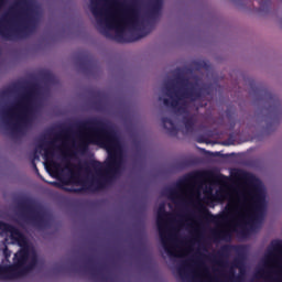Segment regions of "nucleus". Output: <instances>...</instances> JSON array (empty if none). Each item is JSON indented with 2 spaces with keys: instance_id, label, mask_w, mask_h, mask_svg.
Instances as JSON below:
<instances>
[{
  "instance_id": "f257e3e1",
  "label": "nucleus",
  "mask_w": 282,
  "mask_h": 282,
  "mask_svg": "<svg viewBox=\"0 0 282 282\" xmlns=\"http://www.w3.org/2000/svg\"><path fill=\"white\" fill-rule=\"evenodd\" d=\"M175 83L177 85H182V88H175ZM164 89L166 91V96L169 98L159 97V100H163V105L165 107H171L175 113H183V124L187 133H193L195 131V123L197 122V118L195 115H191L188 109L184 106H180L182 100H191V102H197V100H202V98H206V96H210L213 94V87L210 85L199 86L197 82H191L187 77L178 74L176 79L173 82H167L164 84Z\"/></svg>"
},
{
  "instance_id": "f03ea898",
  "label": "nucleus",
  "mask_w": 282,
  "mask_h": 282,
  "mask_svg": "<svg viewBox=\"0 0 282 282\" xmlns=\"http://www.w3.org/2000/svg\"><path fill=\"white\" fill-rule=\"evenodd\" d=\"M77 128L94 133V139H82L78 143L79 151H87L89 144H100L108 153V171H118L122 166V145L116 129L108 126L102 119L93 118L77 123Z\"/></svg>"
},
{
  "instance_id": "7ed1b4c3",
  "label": "nucleus",
  "mask_w": 282,
  "mask_h": 282,
  "mask_svg": "<svg viewBox=\"0 0 282 282\" xmlns=\"http://www.w3.org/2000/svg\"><path fill=\"white\" fill-rule=\"evenodd\" d=\"M108 3H112V6H120L118 0H106ZM90 12L94 14L95 19H98L97 22L99 25H106L108 30H116L115 35H111L108 30L102 31L101 33L106 39H111L117 43H135V41H140V39H144V36H149V31L141 29L139 31H133L129 34H124V25H134L138 23V7L135 3L128 8V12L120 20H116L113 18H106L102 8H100L99 0H90Z\"/></svg>"
},
{
  "instance_id": "20e7f679",
  "label": "nucleus",
  "mask_w": 282,
  "mask_h": 282,
  "mask_svg": "<svg viewBox=\"0 0 282 282\" xmlns=\"http://www.w3.org/2000/svg\"><path fill=\"white\" fill-rule=\"evenodd\" d=\"M32 12V0H17L9 13L0 19V36L6 41H14L32 32L36 28V18Z\"/></svg>"
},
{
  "instance_id": "39448f33",
  "label": "nucleus",
  "mask_w": 282,
  "mask_h": 282,
  "mask_svg": "<svg viewBox=\"0 0 282 282\" xmlns=\"http://www.w3.org/2000/svg\"><path fill=\"white\" fill-rule=\"evenodd\" d=\"M39 94V85L32 84L25 88V91L21 95L18 102L9 108H3V101L1 98L10 95V89H3L0 91V122L8 127L12 118H18L20 122H28V116L34 109V98Z\"/></svg>"
},
{
  "instance_id": "423d86ee",
  "label": "nucleus",
  "mask_w": 282,
  "mask_h": 282,
  "mask_svg": "<svg viewBox=\"0 0 282 282\" xmlns=\"http://www.w3.org/2000/svg\"><path fill=\"white\" fill-rule=\"evenodd\" d=\"M242 180L249 184V188L240 194L239 199L245 204H249L251 210L259 215L265 208V192L261 187V182L252 173L242 172Z\"/></svg>"
},
{
  "instance_id": "0eeeda50",
  "label": "nucleus",
  "mask_w": 282,
  "mask_h": 282,
  "mask_svg": "<svg viewBox=\"0 0 282 282\" xmlns=\"http://www.w3.org/2000/svg\"><path fill=\"white\" fill-rule=\"evenodd\" d=\"M84 169L86 173H89L90 169H93L97 176L82 181L83 188H67L68 193H83V191H90L91 193H96L106 188L107 178L102 175L105 172V166L100 161L93 160L86 162L84 163Z\"/></svg>"
},
{
  "instance_id": "6e6552de",
  "label": "nucleus",
  "mask_w": 282,
  "mask_h": 282,
  "mask_svg": "<svg viewBox=\"0 0 282 282\" xmlns=\"http://www.w3.org/2000/svg\"><path fill=\"white\" fill-rule=\"evenodd\" d=\"M24 221L32 224L36 228H45L47 226V214L43 206L32 198H24L18 203Z\"/></svg>"
},
{
  "instance_id": "1a4fd4ad",
  "label": "nucleus",
  "mask_w": 282,
  "mask_h": 282,
  "mask_svg": "<svg viewBox=\"0 0 282 282\" xmlns=\"http://www.w3.org/2000/svg\"><path fill=\"white\" fill-rule=\"evenodd\" d=\"M256 96H260V100H264L269 105V111L273 113V116H281L282 106L279 97L272 91H269L268 88L257 87L254 90Z\"/></svg>"
},
{
  "instance_id": "9d476101",
  "label": "nucleus",
  "mask_w": 282,
  "mask_h": 282,
  "mask_svg": "<svg viewBox=\"0 0 282 282\" xmlns=\"http://www.w3.org/2000/svg\"><path fill=\"white\" fill-rule=\"evenodd\" d=\"M166 217H169V213L166 212L164 204H162L158 210L156 226L159 228V235L161 237L164 250L170 257H175V251H173V248L171 245H169V237H166V232H164V219H166Z\"/></svg>"
},
{
  "instance_id": "9b49d317",
  "label": "nucleus",
  "mask_w": 282,
  "mask_h": 282,
  "mask_svg": "<svg viewBox=\"0 0 282 282\" xmlns=\"http://www.w3.org/2000/svg\"><path fill=\"white\" fill-rule=\"evenodd\" d=\"M0 232H9L13 243H18L20 248L28 246V239L25 238V235H23V232H21V230H19V228L14 227L13 225L0 220Z\"/></svg>"
},
{
  "instance_id": "f8f14e48",
  "label": "nucleus",
  "mask_w": 282,
  "mask_h": 282,
  "mask_svg": "<svg viewBox=\"0 0 282 282\" xmlns=\"http://www.w3.org/2000/svg\"><path fill=\"white\" fill-rule=\"evenodd\" d=\"M199 177H202V173L199 172L187 175L184 180L176 184V188L165 189L166 197H169L172 202H177V199H181L180 191H182V186H186L188 182H193V180H199Z\"/></svg>"
},
{
  "instance_id": "ddd939ff",
  "label": "nucleus",
  "mask_w": 282,
  "mask_h": 282,
  "mask_svg": "<svg viewBox=\"0 0 282 282\" xmlns=\"http://www.w3.org/2000/svg\"><path fill=\"white\" fill-rule=\"evenodd\" d=\"M24 273L22 272L21 267L15 264L9 265H0V279L2 281H8L10 279H19V276H23Z\"/></svg>"
},
{
  "instance_id": "4468645a",
  "label": "nucleus",
  "mask_w": 282,
  "mask_h": 282,
  "mask_svg": "<svg viewBox=\"0 0 282 282\" xmlns=\"http://www.w3.org/2000/svg\"><path fill=\"white\" fill-rule=\"evenodd\" d=\"M197 210L200 216H198V219H204L205 221L212 223V224H217L219 220V216L213 215L210 210L202 203L198 204Z\"/></svg>"
},
{
  "instance_id": "2eb2a0df",
  "label": "nucleus",
  "mask_w": 282,
  "mask_h": 282,
  "mask_svg": "<svg viewBox=\"0 0 282 282\" xmlns=\"http://www.w3.org/2000/svg\"><path fill=\"white\" fill-rule=\"evenodd\" d=\"M232 248H235L232 245H225L220 248V251L218 252V257L215 258V263L219 265V268H226L228 264V261L224 259V257H228L230 252L232 251Z\"/></svg>"
},
{
  "instance_id": "dca6fc26",
  "label": "nucleus",
  "mask_w": 282,
  "mask_h": 282,
  "mask_svg": "<svg viewBox=\"0 0 282 282\" xmlns=\"http://www.w3.org/2000/svg\"><path fill=\"white\" fill-rule=\"evenodd\" d=\"M30 259V251L28 249H22L14 256V264L23 270L24 265Z\"/></svg>"
},
{
  "instance_id": "f3484780",
  "label": "nucleus",
  "mask_w": 282,
  "mask_h": 282,
  "mask_svg": "<svg viewBox=\"0 0 282 282\" xmlns=\"http://www.w3.org/2000/svg\"><path fill=\"white\" fill-rule=\"evenodd\" d=\"M162 6H164L163 0H152L149 6L148 17H150V19L159 17L160 12H162Z\"/></svg>"
},
{
  "instance_id": "a211bd4d",
  "label": "nucleus",
  "mask_w": 282,
  "mask_h": 282,
  "mask_svg": "<svg viewBox=\"0 0 282 282\" xmlns=\"http://www.w3.org/2000/svg\"><path fill=\"white\" fill-rule=\"evenodd\" d=\"M239 216V224H238V228H240L239 230L234 229L235 232H238V235H240V237H248V217L241 213H238Z\"/></svg>"
},
{
  "instance_id": "6ab92c4d",
  "label": "nucleus",
  "mask_w": 282,
  "mask_h": 282,
  "mask_svg": "<svg viewBox=\"0 0 282 282\" xmlns=\"http://www.w3.org/2000/svg\"><path fill=\"white\" fill-rule=\"evenodd\" d=\"M212 238L214 241H230V239H232V234L226 229H214L212 230Z\"/></svg>"
},
{
  "instance_id": "aec40b11",
  "label": "nucleus",
  "mask_w": 282,
  "mask_h": 282,
  "mask_svg": "<svg viewBox=\"0 0 282 282\" xmlns=\"http://www.w3.org/2000/svg\"><path fill=\"white\" fill-rule=\"evenodd\" d=\"M161 120L163 128L166 129L170 135H177V126H175V122H173V120L169 119L167 117H163Z\"/></svg>"
},
{
  "instance_id": "412c9836",
  "label": "nucleus",
  "mask_w": 282,
  "mask_h": 282,
  "mask_svg": "<svg viewBox=\"0 0 282 282\" xmlns=\"http://www.w3.org/2000/svg\"><path fill=\"white\" fill-rule=\"evenodd\" d=\"M191 269V264L188 261L183 262L178 268L177 272L182 281H189L191 275H188V270Z\"/></svg>"
},
{
  "instance_id": "4be33fe9",
  "label": "nucleus",
  "mask_w": 282,
  "mask_h": 282,
  "mask_svg": "<svg viewBox=\"0 0 282 282\" xmlns=\"http://www.w3.org/2000/svg\"><path fill=\"white\" fill-rule=\"evenodd\" d=\"M78 65L80 69H89L94 65V59L89 55L83 54L78 57Z\"/></svg>"
},
{
  "instance_id": "5701e85b",
  "label": "nucleus",
  "mask_w": 282,
  "mask_h": 282,
  "mask_svg": "<svg viewBox=\"0 0 282 282\" xmlns=\"http://www.w3.org/2000/svg\"><path fill=\"white\" fill-rule=\"evenodd\" d=\"M37 263H39V258L36 256H33L31 258V261L26 263L24 268H22V272L24 274H28V272H32V270L36 268Z\"/></svg>"
},
{
  "instance_id": "b1692460",
  "label": "nucleus",
  "mask_w": 282,
  "mask_h": 282,
  "mask_svg": "<svg viewBox=\"0 0 282 282\" xmlns=\"http://www.w3.org/2000/svg\"><path fill=\"white\" fill-rule=\"evenodd\" d=\"M279 250H282V241L281 240H272L271 247L269 248L270 257H273L274 252H279Z\"/></svg>"
},
{
  "instance_id": "393cba45",
  "label": "nucleus",
  "mask_w": 282,
  "mask_h": 282,
  "mask_svg": "<svg viewBox=\"0 0 282 282\" xmlns=\"http://www.w3.org/2000/svg\"><path fill=\"white\" fill-rule=\"evenodd\" d=\"M87 264H88V269L91 272V274H98L100 272V270H98L94 267V260L93 259H88Z\"/></svg>"
},
{
  "instance_id": "a878e982",
  "label": "nucleus",
  "mask_w": 282,
  "mask_h": 282,
  "mask_svg": "<svg viewBox=\"0 0 282 282\" xmlns=\"http://www.w3.org/2000/svg\"><path fill=\"white\" fill-rule=\"evenodd\" d=\"M52 145H54V141L47 142L45 141V137L40 139V144H39L40 149H45V147H52Z\"/></svg>"
},
{
  "instance_id": "bb28decb",
  "label": "nucleus",
  "mask_w": 282,
  "mask_h": 282,
  "mask_svg": "<svg viewBox=\"0 0 282 282\" xmlns=\"http://www.w3.org/2000/svg\"><path fill=\"white\" fill-rule=\"evenodd\" d=\"M70 178L74 181V182H78V173L74 172V171H70Z\"/></svg>"
},
{
  "instance_id": "cd10ccee",
  "label": "nucleus",
  "mask_w": 282,
  "mask_h": 282,
  "mask_svg": "<svg viewBox=\"0 0 282 282\" xmlns=\"http://www.w3.org/2000/svg\"><path fill=\"white\" fill-rule=\"evenodd\" d=\"M12 131H17L18 133H21V124L19 123L13 124Z\"/></svg>"
},
{
  "instance_id": "c85d7f7f",
  "label": "nucleus",
  "mask_w": 282,
  "mask_h": 282,
  "mask_svg": "<svg viewBox=\"0 0 282 282\" xmlns=\"http://www.w3.org/2000/svg\"><path fill=\"white\" fill-rule=\"evenodd\" d=\"M44 155H45V158H50V155H53V152L50 149L45 148Z\"/></svg>"
},
{
  "instance_id": "c756f323",
  "label": "nucleus",
  "mask_w": 282,
  "mask_h": 282,
  "mask_svg": "<svg viewBox=\"0 0 282 282\" xmlns=\"http://www.w3.org/2000/svg\"><path fill=\"white\" fill-rule=\"evenodd\" d=\"M44 78H45L46 80H51V82H52V80H54V75L47 73V74L44 75Z\"/></svg>"
},
{
  "instance_id": "7c9ffc66",
  "label": "nucleus",
  "mask_w": 282,
  "mask_h": 282,
  "mask_svg": "<svg viewBox=\"0 0 282 282\" xmlns=\"http://www.w3.org/2000/svg\"><path fill=\"white\" fill-rule=\"evenodd\" d=\"M32 166H33L35 173H36L37 175H40V174H39V167L36 166V163L34 162V160L32 161Z\"/></svg>"
},
{
  "instance_id": "2f4dec72",
  "label": "nucleus",
  "mask_w": 282,
  "mask_h": 282,
  "mask_svg": "<svg viewBox=\"0 0 282 282\" xmlns=\"http://www.w3.org/2000/svg\"><path fill=\"white\" fill-rule=\"evenodd\" d=\"M197 279H199V274L194 273V274H193V281H197Z\"/></svg>"
},
{
  "instance_id": "473e14b6",
  "label": "nucleus",
  "mask_w": 282,
  "mask_h": 282,
  "mask_svg": "<svg viewBox=\"0 0 282 282\" xmlns=\"http://www.w3.org/2000/svg\"><path fill=\"white\" fill-rule=\"evenodd\" d=\"M3 6H6V0H0V10L3 8Z\"/></svg>"
},
{
  "instance_id": "72a5a7b5",
  "label": "nucleus",
  "mask_w": 282,
  "mask_h": 282,
  "mask_svg": "<svg viewBox=\"0 0 282 282\" xmlns=\"http://www.w3.org/2000/svg\"><path fill=\"white\" fill-rule=\"evenodd\" d=\"M52 166H53V169H58V166H61V165L56 162H53Z\"/></svg>"
},
{
  "instance_id": "f704fd0d",
  "label": "nucleus",
  "mask_w": 282,
  "mask_h": 282,
  "mask_svg": "<svg viewBox=\"0 0 282 282\" xmlns=\"http://www.w3.org/2000/svg\"><path fill=\"white\" fill-rule=\"evenodd\" d=\"M197 142H199L202 144V142H204V139L199 138V139H197Z\"/></svg>"
},
{
  "instance_id": "c9c22d12",
  "label": "nucleus",
  "mask_w": 282,
  "mask_h": 282,
  "mask_svg": "<svg viewBox=\"0 0 282 282\" xmlns=\"http://www.w3.org/2000/svg\"><path fill=\"white\" fill-rule=\"evenodd\" d=\"M241 280V278L240 276H237L236 279H235V282H239Z\"/></svg>"
},
{
  "instance_id": "e433bc0d",
  "label": "nucleus",
  "mask_w": 282,
  "mask_h": 282,
  "mask_svg": "<svg viewBox=\"0 0 282 282\" xmlns=\"http://www.w3.org/2000/svg\"><path fill=\"white\" fill-rule=\"evenodd\" d=\"M64 135H67V133H69V130H65L63 131Z\"/></svg>"
},
{
  "instance_id": "4c0bfd02",
  "label": "nucleus",
  "mask_w": 282,
  "mask_h": 282,
  "mask_svg": "<svg viewBox=\"0 0 282 282\" xmlns=\"http://www.w3.org/2000/svg\"><path fill=\"white\" fill-rule=\"evenodd\" d=\"M34 160H39V155L34 154Z\"/></svg>"
},
{
  "instance_id": "58836bf2",
  "label": "nucleus",
  "mask_w": 282,
  "mask_h": 282,
  "mask_svg": "<svg viewBox=\"0 0 282 282\" xmlns=\"http://www.w3.org/2000/svg\"><path fill=\"white\" fill-rule=\"evenodd\" d=\"M224 144H226V145H230V143H227L226 141L224 142Z\"/></svg>"
},
{
  "instance_id": "ea45409f",
  "label": "nucleus",
  "mask_w": 282,
  "mask_h": 282,
  "mask_svg": "<svg viewBox=\"0 0 282 282\" xmlns=\"http://www.w3.org/2000/svg\"><path fill=\"white\" fill-rule=\"evenodd\" d=\"M78 169H79V170L83 169V165H79Z\"/></svg>"
},
{
  "instance_id": "a19ab883",
  "label": "nucleus",
  "mask_w": 282,
  "mask_h": 282,
  "mask_svg": "<svg viewBox=\"0 0 282 282\" xmlns=\"http://www.w3.org/2000/svg\"><path fill=\"white\" fill-rule=\"evenodd\" d=\"M209 195H213V191H209Z\"/></svg>"
},
{
  "instance_id": "79ce46f5",
  "label": "nucleus",
  "mask_w": 282,
  "mask_h": 282,
  "mask_svg": "<svg viewBox=\"0 0 282 282\" xmlns=\"http://www.w3.org/2000/svg\"><path fill=\"white\" fill-rule=\"evenodd\" d=\"M220 196V194L219 193H217V197H219Z\"/></svg>"
}]
</instances>
